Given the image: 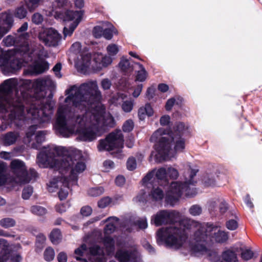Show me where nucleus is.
<instances>
[{"label":"nucleus","instance_id":"ddd939ff","mask_svg":"<svg viewBox=\"0 0 262 262\" xmlns=\"http://www.w3.org/2000/svg\"><path fill=\"white\" fill-rule=\"evenodd\" d=\"M12 51L4 52L0 47V67L4 74L13 73L24 66V62L18 60L17 53Z\"/></svg>","mask_w":262,"mask_h":262},{"label":"nucleus","instance_id":"4c0bfd02","mask_svg":"<svg viewBox=\"0 0 262 262\" xmlns=\"http://www.w3.org/2000/svg\"><path fill=\"white\" fill-rule=\"evenodd\" d=\"M189 212L193 216L199 215L202 212V208L200 205H193L189 208Z\"/></svg>","mask_w":262,"mask_h":262},{"label":"nucleus","instance_id":"864d4df0","mask_svg":"<svg viewBox=\"0 0 262 262\" xmlns=\"http://www.w3.org/2000/svg\"><path fill=\"white\" fill-rule=\"evenodd\" d=\"M103 167L105 171H109L115 167V164L111 160H106L103 163Z\"/></svg>","mask_w":262,"mask_h":262},{"label":"nucleus","instance_id":"c03bdc74","mask_svg":"<svg viewBox=\"0 0 262 262\" xmlns=\"http://www.w3.org/2000/svg\"><path fill=\"white\" fill-rule=\"evenodd\" d=\"M33 193V188L30 186L27 187L23 189L22 197L24 199L27 200Z\"/></svg>","mask_w":262,"mask_h":262},{"label":"nucleus","instance_id":"5fc2aeb1","mask_svg":"<svg viewBox=\"0 0 262 262\" xmlns=\"http://www.w3.org/2000/svg\"><path fill=\"white\" fill-rule=\"evenodd\" d=\"M226 226L228 229L234 230L237 228L238 224L236 221L234 220H231L227 222Z\"/></svg>","mask_w":262,"mask_h":262},{"label":"nucleus","instance_id":"ea45409f","mask_svg":"<svg viewBox=\"0 0 262 262\" xmlns=\"http://www.w3.org/2000/svg\"><path fill=\"white\" fill-rule=\"evenodd\" d=\"M167 168V179L168 178L170 179H177L179 176V172L177 169L172 167H168Z\"/></svg>","mask_w":262,"mask_h":262},{"label":"nucleus","instance_id":"69168bd1","mask_svg":"<svg viewBox=\"0 0 262 262\" xmlns=\"http://www.w3.org/2000/svg\"><path fill=\"white\" fill-rule=\"evenodd\" d=\"M81 44L79 42H76L73 43L71 47V50L75 53L81 50Z\"/></svg>","mask_w":262,"mask_h":262},{"label":"nucleus","instance_id":"13d9d810","mask_svg":"<svg viewBox=\"0 0 262 262\" xmlns=\"http://www.w3.org/2000/svg\"><path fill=\"white\" fill-rule=\"evenodd\" d=\"M143 88V85L142 84H139L134 89V92L132 94L134 98H137L140 95Z\"/></svg>","mask_w":262,"mask_h":262},{"label":"nucleus","instance_id":"a211bd4d","mask_svg":"<svg viewBox=\"0 0 262 262\" xmlns=\"http://www.w3.org/2000/svg\"><path fill=\"white\" fill-rule=\"evenodd\" d=\"M115 257L119 262H142L139 254L136 250L125 247L118 249Z\"/></svg>","mask_w":262,"mask_h":262},{"label":"nucleus","instance_id":"a878e982","mask_svg":"<svg viewBox=\"0 0 262 262\" xmlns=\"http://www.w3.org/2000/svg\"><path fill=\"white\" fill-rule=\"evenodd\" d=\"M135 65L138 67V70L136 71L135 81L143 82L146 80L148 73L143 66L140 63H136Z\"/></svg>","mask_w":262,"mask_h":262},{"label":"nucleus","instance_id":"a18cd8bd","mask_svg":"<svg viewBox=\"0 0 262 262\" xmlns=\"http://www.w3.org/2000/svg\"><path fill=\"white\" fill-rule=\"evenodd\" d=\"M253 255V252L249 249L243 250L241 253L242 258L246 260L251 259Z\"/></svg>","mask_w":262,"mask_h":262},{"label":"nucleus","instance_id":"de8ad7c7","mask_svg":"<svg viewBox=\"0 0 262 262\" xmlns=\"http://www.w3.org/2000/svg\"><path fill=\"white\" fill-rule=\"evenodd\" d=\"M111 203V198L109 197H104L101 199L98 202V205L100 208H105L107 207Z\"/></svg>","mask_w":262,"mask_h":262},{"label":"nucleus","instance_id":"4468645a","mask_svg":"<svg viewBox=\"0 0 262 262\" xmlns=\"http://www.w3.org/2000/svg\"><path fill=\"white\" fill-rule=\"evenodd\" d=\"M103 222L104 223V221ZM105 222H107V224L104 229V238L102 242L107 254L110 255L115 250V240L110 236V234L115 230L116 226L118 224V220L117 217H111L108 218Z\"/></svg>","mask_w":262,"mask_h":262},{"label":"nucleus","instance_id":"6ab92c4d","mask_svg":"<svg viewBox=\"0 0 262 262\" xmlns=\"http://www.w3.org/2000/svg\"><path fill=\"white\" fill-rule=\"evenodd\" d=\"M38 37L46 45L56 46L61 40V35L54 29L50 28L43 30L39 34Z\"/></svg>","mask_w":262,"mask_h":262},{"label":"nucleus","instance_id":"58836bf2","mask_svg":"<svg viewBox=\"0 0 262 262\" xmlns=\"http://www.w3.org/2000/svg\"><path fill=\"white\" fill-rule=\"evenodd\" d=\"M54 256L55 252L52 248L49 247L46 249L44 253V257L47 261L52 260L54 258Z\"/></svg>","mask_w":262,"mask_h":262},{"label":"nucleus","instance_id":"f3484780","mask_svg":"<svg viewBox=\"0 0 262 262\" xmlns=\"http://www.w3.org/2000/svg\"><path fill=\"white\" fill-rule=\"evenodd\" d=\"M72 184L69 180H65V178L62 177L60 180L54 179L50 181L48 184V189L50 192H53L59 186L61 187L60 191L58 193L59 199L62 200L65 199L68 195L69 187Z\"/></svg>","mask_w":262,"mask_h":262},{"label":"nucleus","instance_id":"473e14b6","mask_svg":"<svg viewBox=\"0 0 262 262\" xmlns=\"http://www.w3.org/2000/svg\"><path fill=\"white\" fill-rule=\"evenodd\" d=\"M15 220L10 217L4 218L0 220V226L5 228L12 227L15 226Z\"/></svg>","mask_w":262,"mask_h":262},{"label":"nucleus","instance_id":"bf43d9fd","mask_svg":"<svg viewBox=\"0 0 262 262\" xmlns=\"http://www.w3.org/2000/svg\"><path fill=\"white\" fill-rule=\"evenodd\" d=\"M61 69V64L60 63H57L53 69L54 72L58 78H60L61 77V74L60 72Z\"/></svg>","mask_w":262,"mask_h":262},{"label":"nucleus","instance_id":"20e7f679","mask_svg":"<svg viewBox=\"0 0 262 262\" xmlns=\"http://www.w3.org/2000/svg\"><path fill=\"white\" fill-rule=\"evenodd\" d=\"M67 152L63 147L52 145L45 147L38 155L37 163L41 167H49L59 170L65 180L68 179L76 184L78 174L85 170L86 165L83 162L68 156Z\"/></svg>","mask_w":262,"mask_h":262},{"label":"nucleus","instance_id":"a19ab883","mask_svg":"<svg viewBox=\"0 0 262 262\" xmlns=\"http://www.w3.org/2000/svg\"><path fill=\"white\" fill-rule=\"evenodd\" d=\"M220 205V209L221 212H224L227 209V205L223 201L220 200L219 199L216 200L215 201L212 202L210 204V205L212 207H214L215 205L218 204Z\"/></svg>","mask_w":262,"mask_h":262},{"label":"nucleus","instance_id":"0e129e2a","mask_svg":"<svg viewBox=\"0 0 262 262\" xmlns=\"http://www.w3.org/2000/svg\"><path fill=\"white\" fill-rule=\"evenodd\" d=\"M175 99L174 98H170L168 99L166 102L165 108L166 110H170L175 103Z\"/></svg>","mask_w":262,"mask_h":262},{"label":"nucleus","instance_id":"5701e85b","mask_svg":"<svg viewBox=\"0 0 262 262\" xmlns=\"http://www.w3.org/2000/svg\"><path fill=\"white\" fill-rule=\"evenodd\" d=\"M19 134L17 132H9L0 137V143L6 146H9L15 143Z\"/></svg>","mask_w":262,"mask_h":262},{"label":"nucleus","instance_id":"6e6552de","mask_svg":"<svg viewBox=\"0 0 262 262\" xmlns=\"http://www.w3.org/2000/svg\"><path fill=\"white\" fill-rule=\"evenodd\" d=\"M197 170L189 168L184 174L185 182L183 185L180 182H173L170 184L165 195L167 203L171 206L174 205L183 193H185L188 197H192L196 194V191L193 187V178Z\"/></svg>","mask_w":262,"mask_h":262},{"label":"nucleus","instance_id":"052dcab7","mask_svg":"<svg viewBox=\"0 0 262 262\" xmlns=\"http://www.w3.org/2000/svg\"><path fill=\"white\" fill-rule=\"evenodd\" d=\"M146 194L144 192H142L135 198V201L137 202L144 203L146 201Z\"/></svg>","mask_w":262,"mask_h":262},{"label":"nucleus","instance_id":"bb28decb","mask_svg":"<svg viewBox=\"0 0 262 262\" xmlns=\"http://www.w3.org/2000/svg\"><path fill=\"white\" fill-rule=\"evenodd\" d=\"M104 25L107 27V28H103L102 35L106 39H110L113 37V34H117V31L111 24L108 23H105Z\"/></svg>","mask_w":262,"mask_h":262},{"label":"nucleus","instance_id":"0eeeda50","mask_svg":"<svg viewBox=\"0 0 262 262\" xmlns=\"http://www.w3.org/2000/svg\"><path fill=\"white\" fill-rule=\"evenodd\" d=\"M11 169L14 177L11 178L7 175V165L5 163L0 161V186L6 184L17 183L23 184L29 183L37 177L36 171L30 168L27 170L26 166L22 161L14 160L10 164Z\"/></svg>","mask_w":262,"mask_h":262},{"label":"nucleus","instance_id":"f03ea898","mask_svg":"<svg viewBox=\"0 0 262 262\" xmlns=\"http://www.w3.org/2000/svg\"><path fill=\"white\" fill-rule=\"evenodd\" d=\"M53 84L52 80L49 77H44L36 80L32 84L36 94L35 98H30L24 91L17 90L18 80L12 78L5 80L0 85V112H10L9 118L11 121L17 124L16 120H22L26 118L25 106L30 102L27 110L28 117L33 120L26 133V138L30 143L32 141L35 130L37 128L45 127L50 123L53 114L55 102L45 98L44 91ZM46 131H38L34 136L36 143L33 142L31 146L38 148L39 144L45 140Z\"/></svg>","mask_w":262,"mask_h":262},{"label":"nucleus","instance_id":"8fccbe9b","mask_svg":"<svg viewBox=\"0 0 262 262\" xmlns=\"http://www.w3.org/2000/svg\"><path fill=\"white\" fill-rule=\"evenodd\" d=\"M43 19V16L39 13H34L32 17V21L37 25L41 23Z\"/></svg>","mask_w":262,"mask_h":262},{"label":"nucleus","instance_id":"f704fd0d","mask_svg":"<svg viewBox=\"0 0 262 262\" xmlns=\"http://www.w3.org/2000/svg\"><path fill=\"white\" fill-rule=\"evenodd\" d=\"M30 211L34 214L38 216H42L47 213V210L45 208L37 205L32 206Z\"/></svg>","mask_w":262,"mask_h":262},{"label":"nucleus","instance_id":"f257e3e1","mask_svg":"<svg viewBox=\"0 0 262 262\" xmlns=\"http://www.w3.org/2000/svg\"><path fill=\"white\" fill-rule=\"evenodd\" d=\"M68 96L60 104L56 114L54 128L64 137L77 135L82 141L91 142L100 136L104 126L112 127L114 119L105 112L98 102L101 94L96 81L72 86L67 91Z\"/></svg>","mask_w":262,"mask_h":262},{"label":"nucleus","instance_id":"79ce46f5","mask_svg":"<svg viewBox=\"0 0 262 262\" xmlns=\"http://www.w3.org/2000/svg\"><path fill=\"white\" fill-rule=\"evenodd\" d=\"M104 192V189L102 187L93 188L89 190V193L93 196H97L101 195Z\"/></svg>","mask_w":262,"mask_h":262},{"label":"nucleus","instance_id":"c85d7f7f","mask_svg":"<svg viewBox=\"0 0 262 262\" xmlns=\"http://www.w3.org/2000/svg\"><path fill=\"white\" fill-rule=\"evenodd\" d=\"M119 66L121 70L125 72H130L133 71V65L129 61L123 57L119 62Z\"/></svg>","mask_w":262,"mask_h":262},{"label":"nucleus","instance_id":"cd10ccee","mask_svg":"<svg viewBox=\"0 0 262 262\" xmlns=\"http://www.w3.org/2000/svg\"><path fill=\"white\" fill-rule=\"evenodd\" d=\"M188 129L187 126L185 125L183 123L179 122L176 124L174 127V132L169 133V135L182 136L185 134Z\"/></svg>","mask_w":262,"mask_h":262},{"label":"nucleus","instance_id":"2f4dec72","mask_svg":"<svg viewBox=\"0 0 262 262\" xmlns=\"http://www.w3.org/2000/svg\"><path fill=\"white\" fill-rule=\"evenodd\" d=\"M223 259L226 262H236V254L232 251L227 250L222 254Z\"/></svg>","mask_w":262,"mask_h":262},{"label":"nucleus","instance_id":"b1692460","mask_svg":"<svg viewBox=\"0 0 262 262\" xmlns=\"http://www.w3.org/2000/svg\"><path fill=\"white\" fill-rule=\"evenodd\" d=\"M154 110L149 103H146L144 106H141L138 112V116L140 120H144L146 117H150L154 115Z\"/></svg>","mask_w":262,"mask_h":262},{"label":"nucleus","instance_id":"e2e57ef3","mask_svg":"<svg viewBox=\"0 0 262 262\" xmlns=\"http://www.w3.org/2000/svg\"><path fill=\"white\" fill-rule=\"evenodd\" d=\"M170 122V117L168 115H164L160 119V124L161 125H167Z\"/></svg>","mask_w":262,"mask_h":262},{"label":"nucleus","instance_id":"4d7b16f0","mask_svg":"<svg viewBox=\"0 0 262 262\" xmlns=\"http://www.w3.org/2000/svg\"><path fill=\"white\" fill-rule=\"evenodd\" d=\"M92 209L90 206H84L81 209V213L83 216H88L91 214Z\"/></svg>","mask_w":262,"mask_h":262},{"label":"nucleus","instance_id":"2eb2a0df","mask_svg":"<svg viewBox=\"0 0 262 262\" xmlns=\"http://www.w3.org/2000/svg\"><path fill=\"white\" fill-rule=\"evenodd\" d=\"M21 248L20 244L10 246L8 243L6 247L2 246V250L0 251V262H20L22 260V257L18 253L13 252L14 249L18 250Z\"/></svg>","mask_w":262,"mask_h":262},{"label":"nucleus","instance_id":"9b49d317","mask_svg":"<svg viewBox=\"0 0 262 262\" xmlns=\"http://www.w3.org/2000/svg\"><path fill=\"white\" fill-rule=\"evenodd\" d=\"M27 10L24 6L16 7L14 12L8 10L0 13V40L12 28L14 24L13 16L20 19L26 17Z\"/></svg>","mask_w":262,"mask_h":262},{"label":"nucleus","instance_id":"3c124183","mask_svg":"<svg viewBox=\"0 0 262 262\" xmlns=\"http://www.w3.org/2000/svg\"><path fill=\"white\" fill-rule=\"evenodd\" d=\"M101 86L104 90H107L110 89L112 85V82L108 78L103 79L101 81Z\"/></svg>","mask_w":262,"mask_h":262},{"label":"nucleus","instance_id":"412c9836","mask_svg":"<svg viewBox=\"0 0 262 262\" xmlns=\"http://www.w3.org/2000/svg\"><path fill=\"white\" fill-rule=\"evenodd\" d=\"M89 259L91 262H105L106 258L103 250L98 246H93L89 249Z\"/></svg>","mask_w":262,"mask_h":262},{"label":"nucleus","instance_id":"603ef678","mask_svg":"<svg viewBox=\"0 0 262 262\" xmlns=\"http://www.w3.org/2000/svg\"><path fill=\"white\" fill-rule=\"evenodd\" d=\"M136 224L139 228L142 229H145L147 227V222L146 217H143L142 219H139L138 221H137Z\"/></svg>","mask_w":262,"mask_h":262},{"label":"nucleus","instance_id":"338daca9","mask_svg":"<svg viewBox=\"0 0 262 262\" xmlns=\"http://www.w3.org/2000/svg\"><path fill=\"white\" fill-rule=\"evenodd\" d=\"M57 259L59 262H67V256L63 252H60L57 256Z\"/></svg>","mask_w":262,"mask_h":262},{"label":"nucleus","instance_id":"f8f14e48","mask_svg":"<svg viewBox=\"0 0 262 262\" xmlns=\"http://www.w3.org/2000/svg\"><path fill=\"white\" fill-rule=\"evenodd\" d=\"M123 147V138L120 130H117L110 134L105 140H101L98 146L99 151L104 150L114 151L113 153H116L118 158H122L123 154H121Z\"/></svg>","mask_w":262,"mask_h":262},{"label":"nucleus","instance_id":"680f3d73","mask_svg":"<svg viewBox=\"0 0 262 262\" xmlns=\"http://www.w3.org/2000/svg\"><path fill=\"white\" fill-rule=\"evenodd\" d=\"M125 182V178L122 176H118L116 177L115 183L117 185L121 186L124 184Z\"/></svg>","mask_w":262,"mask_h":262},{"label":"nucleus","instance_id":"aec40b11","mask_svg":"<svg viewBox=\"0 0 262 262\" xmlns=\"http://www.w3.org/2000/svg\"><path fill=\"white\" fill-rule=\"evenodd\" d=\"M167 172V168L165 167H161L157 170L154 169L147 174L143 178V182L145 184L151 183L152 179L155 175L158 180L166 182L168 181Z\"/></svg>","mask_w":262,"mask_h":262},{"label":"nucleus","instance_id":"09e8293b","mask_svg":"<svg viewBox=\"0 0 262 262\" xmlns=\"http://www.w3.org/2000/svg\"><path fill=\"white\" fill-rule=\"evenodd\" d=\"M103 31V27L97 26L94 27L93 29V35L96 38H100L102 36V33Z\"/></svg>","mask_w":262,"mask_h":262},{"label":"nucleus","instance_id":"1a4fd4ad","mask_svg":"<svg viewBox=\"0 0 262 262\" xmlns=\"http://www.w3.org/2000/svg\"><path fill=\"white\" fill-rule=\"evenodd\" d=\"M112 62V59L101 53H95L91 57L88 52L80 54L75 60V67L78 71L85 73L88 70L98 72Z\"/></svg>","mask_w":262,"mask_h":262},{"label":"nucleus","instance_id":"9d476101","mask_svg":"<svg viewBox=\"0 0 262 262\" xmlns=\"http://www.w3.org/2000/svg\"><path fill=\"white\" fill-rule=\"evenodd\" d=\"M51 15H54L55 18L61 19L64 21H72L69 25H67L64 27L63 33L64 37L66 38L72 35L82 19L83 12L62 9L55 12L53 11L51 13Z\"/></svg>","mask_w":262,"mask_h":262},{"label":"nucleus","instance_id":"c756f323","mask_svg":"<svg viewBox=\"0 0 262 262\" xmlns=\"http://www.w3.org/2000/svg\"><path fill=\"white\" fill-rule=\"evenodd\" d=\"M42 0H24L25 4L30 12L34 11L40 5Z\"/></svg>","mask_w":262,"mask_h":262},{"label":"nucleus","instance_id":"4be33fe9","mask_svg":"<svg viewBox=\"0 0 262 262\" xmlns=\"http://www.w3.org/2000/svg\"><path fill=\"white\" fill-rule=\"evenodd\" d=\"M28 28L27 23H24L21 27L17 30L16 36L18 37V41H22L27 47H29L28 39L30 37L29 33L26 32Z\"/></svg>","mask_w":262,"mask_h":262},{"label":"nucleus","instance_id":"72a5a7b5","mask_svg":"<svg viewBox=\"0 0 262 262\" xmlns=\"http://www.w3.org/2000/svg\"><path fill=\"white\" fill-rule=\"evenodd\" d=\"M50 239L54 244H58L61 239L60 231L58 229H54L50 235Z\"/></svg>","mask_w":262,"mask_h":262},{"label":"nucleus","instance_id":"7c9ffc66","mask_svg":"<svg viewBox=\"0 0 262 262\" xmlns=\"http://www.w3.org/2000/svg\"><path fill=\"white\" fill-rule=\"evenodd\" d=\"M106 51L108 56L107 57H110L112 59V60L114 59L113 57L116 56L117 53L119 51V47L118 45L111 43L106 48ZM107 56V55H106Z\"/></svg>","mask_w":262,"mask_h":262},{"label":"nucleus","instance_id":"dca6fc26","mask_svg":"<svg viewBox=\"0 0 262 262\" xmlns=\"http://www.w3.org/2000/svg\"><path fill=\"white\" fill-rule=\"evenodd\" d=\"M179 215V213L163 210L158 211L151 216L150 223L158 227L163 224L175 222V217Z\"/></svg>","mask_w":262,"mask_h":262},{"label":"nucleus","instance_id":"37998d69","mask_svg":"<svg viewBox=\"0 0 262 262\" xmlns=\"http://www.w3.org/2000/svg\"><path fill=\"white\" fill-rule=\"evenodd\" d=\"M134 128V122L132 120H127L124 123L122 129L124 132H129Z\"/></svg>","mask_w":262,"mask_h":262},{"label":"nucleus","instance_id":"7ed1b4c3","mask_svg":"<svg viewBox=\"0 0 262 262\" xmlns=\"http://www.w3.org/2000/svg\"><path fill=\"white\" fill-rule=\"evenodd\" d=\"M196 228L191 241L192 250L194 252L204 254L207 249L204 242L208 241L223 243L228 239L227 234L220 227L212 224L202 225L186 218L179 223H175L166 227L159 229L156 234L159 245H164L173 249L180 248L187 238L186 229Z\"/></svg>","mask_w":262,"mask_h":262},{"label":"nucleus","instance_id":"774afa93","mask_svg":"<svg viewBox=\"0 0 262 262\" xmlns=\"http://www.w3.org/2000/svg\"><path fill=\"white\" fill-rule=\"evenodd\" d=\"M67 207L64 204H59L56 206V210L59 213H63L66 211Z\"/></svg>","mask_w":262,"mask_h":262},{"label":"nucleus","instance_id":"39448f33","mask_svg":"<svg viewBox=\"0 0 262 262\" xmlns=\"http://www.w3.org/2000/svg\"><path fill=\"white\" fill-rule=\"evenodd\" d=\"M150 140L157 142L156 151H153L151 156L159 162L174 157L177 153L183 152L185 148L184 138L180 135H169V132L163 128L155 132Z\"/></svg>","mask_w":262,"mask_h":262},{"label":"nucleus","instance_id":"423d86ee","mask_svg":"<svg viewBox=\"0 0 262 262\" xmlns=\"http://www.w3.org/2000/svg\"><path fill=\"white\" fill-rule=\"evenodd\" d=\"M3 42L7 47L15 45L18 48L11 50L14 54L17 53L18 60H21L26 63L31 62L30 64L34 72L41 73L49 69V64L45 61L46 53L42 48H35L33 47H27L22 41H18V37L8 35L5 37Z\"/></svg>","mask_w":262,"mask_h":262},{"label":"nucleus","instance_id":"6e6d98bb","mask_svg":"<svg viewBox=\"0 0 262 262\" xmlns=\"http://www.w3.org/2000/svg\"><path fill=\"white\" fill-rule=\"evenodd\" d=\"M87 251L88 249L86 248V247L84 244H83L81 245L80 247L76 249L75 251V253L77 255L83 256L85 253L87 252Z\"/></svg>","mask_w":262,"mask_h":262},{"label":"nucleus","instance_id":"393cba45","mask_svg":"<svg viewBox=\"0 0 262 262\" xmlns=\"http://www.w3.org/2000/svg\"><path fill=\"white\" fill-rule=\"evenodd\" d=\"M148 196L149 200L158 202L161 201L164 198V194L161 189L159 187H154Z\"/></svg>","mask_w":262,"mask_h":262},{"label":"nucleus","instance_id":"c9c22d12","mask_svg":"<svg viewBox=\"0 0 262 262\" xmlns=\"http://www.w3.org/2000/svg\"><path fill=\"white\" fill-rule=\"evenodd\" d=\"M126 97V95L122 93H118L113 96V97L111 100V102L112 103L114 104L115 105H118L120 104L121 102Z\"/></svg>","mask_w":262,"mask_h":262},{"label":"nucleus","instance_id":"49530a36","mask_svg":"<svg viewBox=\"0 0 262 262\" xmlns=\"http://www.w3.org/2000/svg\"><path fill=\"white\" fill-rule=\"evenodd\" d=\"M126 165L128 170H134L137 167V163L135 159L133 157L129 158L127 161Z\"/></svg>","mask_w":262,"mask_h":262},{"label":"nucleus","instance_id":"e433bc0d","mask_svg":"<svg viewBox=\"0 0 262 262\" xmlns=\"http://www.w3.org/2000/svg\"><path fill=\"white\" fill-rule=\"evenodd\" d=\"M134 105V101L133 100H128L124 101L122 104V108L124 112L126 113L130 112Z\"/></svg>","mask_w":262,"mask_h":262}]
</instances>
